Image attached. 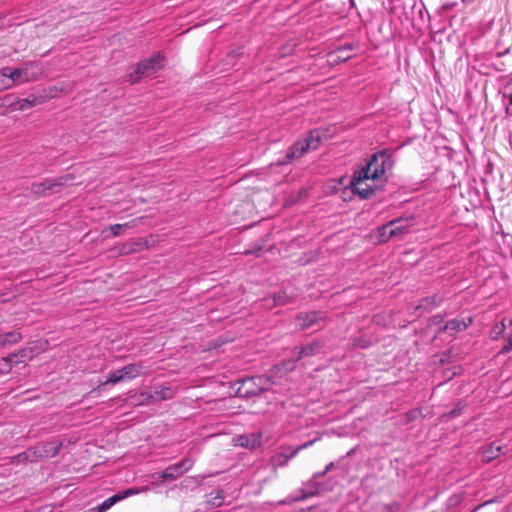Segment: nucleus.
<instances>
[{"instance_id":"f257e3e1","label":"nucleus","mask_w":512,"mask_h":512,"mask_svg":"<svg viewBox=\"0 0 512 512\" xmlns=\"http://www.w3.org/2000/svg\"><path fill=\"white\" fill-rule=\"evenodd\" d=\"M393 167L391 154L382 150L371 155L367 163L354 171V195L369 199L387 181L386 173Z\"/></svg>"},{"instance_id":"f03ea898","label":"nucleus","mask_w":512,"mask_h":512,"mask_svg":"<svg viewBox=\"0 0 512 512\" xmlns=\"http://www.w3.org/2000/svg\"><path fill=\"white\" fill-rule=\"evenodd\" d=\"M351 455L352 449L347 451L346 455L339 458L336 462H330L323 471L314 473L310 480L303 483L300 489L301 495L292 497L291 501L304 500L327 490L328 487L324 483L319 482L318 479L325 476L328 472H334V476L339 478L337 482L345 481L350 483L352 480L350 476Z\"/></svg>"},{"instance_id":"7ed1b4c3","label":"nucleus","mask_w":512,"mask_h":512,"mask_svg":"<svg viewBox=\"0 0 512 512\" xmlns=\"http://www.w3.org/2000/svg\"><path fill=\"white\" fill-rule=\"evenodd\" d=\"M330 137L331 134L328 129L317 128L311 130L305 138L291 145L287 153L277 159L276 165L284 166L290 164L293 160L304 156L308 151L319 148V146Z\"/></svg>"},{"instance_id":"20e7f679","label":"nucleus","mask_w":512,"mask_h":512,"mask_svg":"<svg viewBox=\"0 0 512 512\" xmlns=\"http://www.w3.org/2000/svg\"><path fill=\"white\" fill-rule=\"evenodd\" d=\"M236 395L240 398H251L272 389L273 382L265 376H252L237 382Z\"/></svg>"},{"instance_id":"39448f33","label":"nucleus","mask_w":512,"mask_h":512,"mask_svg":"<svg viewBox=\"0 0 512 512\" xmlns=\"http://www.w3.org/2000/svg\"><path fill=\"white\" fill-rule=\"evenodd\" d=\"M62 447V442L57 439H53L47 442H41L37 445L30 447L25 452L19 454L17 457L21 460H27L30 462H37L42 458H53L55 457Z\"/></svg>"},{"instance_id":"423d86ee","label":"nucleus","mask_w":512,"mask_h":512,"mask_svg":"<svg viewBox=\"0 0 512 512\" xmlns=\"http://www.w3.org/2000/svg\"><path fill=\"white\" fill-rule=\"evenodd\" d=\"M5 71L8 73L11 88L35 81L40 73L38 64L35 62H25L18 67H5Z\"/></svg>"},{"instance_id":"0eeeda50","label":"nucleus","mask_w":512,"mask_h":512,"mask_svg":"<svg viewBox=\"0 0 512 512\" xmlns=\"http://www.w3.org/2000/svg\"><path fill=\"white\" fill-rule=\"evenodd\" d=\"M74 176L72 174H65L55 179H45L43 182L33 183L31 191L39 196H49L59 193L61 188L73 184Z\"/></svg>"},{"instance_id":"6e6552de","label":"nucleus","mask_w":512,"mask_h":512,"mask_svg":"<svg viewBox=\"0 0 512 512\" xmlns=\"http://www.w3.org/2000/svg\"><path fill=\"white\" fill-rule=\"evenodd\" d=\"M165 59L162 55L157 54L147 60L140 62L133 73H131L130 81L132 83L138 82L141 77H151L157 71L164 67Z\"/></svg>"},{"instance_id":"1a4fd4ad","label":"nucleus","mask_w":512,"mask_h":512,"mask_svg":"<svg viewBox=\"0 0 512 512\" xmlns=\"http://www.w3.org/2000/svg\"><path fill=\"white\" fill-rule=\"evenodd\" d=\"M195 461L190 457H185L181 461L172 464L165 468L163 471L156 473L153 477H157L161 481L176 480L184 473L192 469Z\"/></svg>"},{"instance_id":"9d476101","label":"nucleus","mask_w":512,"mask_h":512,"mask_svg":"<svg viewBox=\"0 0 512 512\" xmlns=\"http://www.w3.org/2000/svg\"><path fill=\"white\" fill-rule=\"evenodd\" d=\"M324 321L325 313L321 311H310L297 317V325L303 330L309 328L320 329L324 325Z\"/></svg>"},{"instance_id":"9b49d317","label":"nucleus","mask_w":512,"mask_h":512,"mask_svg":"<svg viewBox=\"0 0 512 512\" xmlns=\"http://www.w3.org/2000/svg\"><path fill=\"white\" fill-rule=\"evenodd\" d=\"M234 445L254 450L262 446L263 434L260 431L238 435L233 439Z\"/></svg>"},{"instance_id":"f8f14e48","label":"nucleus","mask_w":512,"mask_h":512,"mask_svg":"<svg viewBox=\"0 0 512 512\" xmlns=\"http://www.w3.org/2000/svg\"><path fill=\"white\" fill-rule=\"evenodd\" d=\"M315 441H316V439L307 441V442L291 449V451L289 453L280 452V453L275 454L271 458L272 466L275 468L286 466L290 459L294 458L301 450L312 446Z\"/></svg>"},{"instance_id":"ddd939ff","label":"nucleus","mask_w":512,"mask_h":512,"mask_svg":"<svg viewBox=\"0 0 512 512\" xmlns=\"http://www.w3.org/2000/svg\"><path fill=\"white\" fill-rule=\"evenodd\" d=\"M227 498V492L224 489L218 487L212 490L210 493L205 494L204 508L206 510H213L225 504H229L230 502L227 501Z\"/></svg>"},{"instance_id":"4468645a","label":"nucleus","mask_w":512,"mask_h":512,"mask_svg":"<svg viewBox=\"0 0 512 512\" xmlns=\"http://www.w3.org/2000/svg\"><path fill=\"white\" fill-rule=\"evenodd\" d=\"M335 184L333 188L336 193H340V197L344 202L352 200V176H343L337 181L333 180Z\"/></svg>"},{"instance_id":"2eb2a0df","label":"nucleus","mask_w":512,"mask_h":512,"mask_svg":"<svg viewBox=\"0 0 512 512\" xmlns=\"http://www.w3.org/2000/svg\"><path fill=\"white\" fill-rule=\"evenodd\" d=\"M502 454H506V446H503L498 442H492L482 447V459L486 463L493 461Z\"/></svg>"},{"instance_id":"dca6fc26","label":"nucleus","mask_w":512,"mask_h":512,"mask_svg":"<svg viewBox=\"0 0 512 512\" xmlns=\"http://www.w3.org/2000/svg\"><path fill=\"white\" fill-rule=\"evenodd\" d=\"M472 322H473V320L471 317H468L466 319L465 318H462V319L454 318V319H451L446 322L443 330L448 332L449 335H454L458 332H462V331L466 330L472 324Z\"/></svg>"},{"instance_id":"f3484780","label":"nucleus","mask_w":512,"mask_h":512,"mask_svg":"<svg viewBox=\"0 0 512 512\" xmlns=\"http://www.w3.org/2000/svg\"><path fill=\"white\" fill-rule=\"evenodd\" d=\"M44 101L42 96L29 95L27 98L13 100V111H25Z\"/></svg>"},{"instance_id":"a211bd4d","label":"nucleus","mask_w":512,"mask_h":512,"mask_svg":"<svg viewBox=\"0 0 512 512\" xmlns=\"http://www.w3.org/2000/svg\"><path fill=\"white\" fill-rule=\"evenodd\" d=\"M442 301H443V297L439 294L427 296V297L422 298L419 301V303L415 309H416V311H420V313L429 312L433 308L438 307Z\"/></svg>"},{"instance_id":"6ab92c4d","label":"nucleus","mask_w":512,"mask_h":512,"mask_svg":"<svg viewBox=\"0 0 512 512\" xmlns=\"http://www.w3.org/2000/svg\"><path fill=\"white\" fill-rule=\"evenodd\" d=\"M124 381L133 380L144 373V367L141 363H130L120 368Z\"/></svg>"},{"instance_id":"aec40b11","label":"nucleus","mask_w":512,"mask_h":512,"mask_svg":"<svg viewBox=\"0 0 512 512\" xmlns=\"http://www.w3.org/2000/svg\"><path fill=\"white\" fill-rule=\"evenodd\" d=\"M403 221H407V219L403 218V217H397V218L390 220L386 224L378 227L377 232H378L379 241L386 242L389 239L393 238L394 236H389L388 232L392 229L393 225L400 224Z\"/></svg>"},{"instance_id":"412c9836","label":"nucleus","mask_w":512,"mask_h":512,"mask_svg":"<svg viewBox=\"0 0 512 512\" xmlns=\"http://www.w3.org/2000/svg\"><path fill=\"white\" fill-rule=\"evenodd\" d=\"M174 390L170 386H156L154 387L153 394L151 395V398L154 401H163V400H169L174 397Z\"/></svg>"},{"instance_id":"4be33fe9","label":"nucleus","mask_w":512,"mask_h":512,"mask_svg":"<svg viewBox=\"0 0 512 512\" xmlns=\"http://www.w3.org/2000/svg\"><path fill=\"white\" fill-rule=\"evenodd\" d=\"M402 217L404 218V216H402ZM405 218L407 219V221H403L400 224H395L392 226V229L388 232L389 236L397 237V236H401L408 232L409 227L414 222V216L413 215L405 216Z\"/></svg>"},{"instance_id":"5701e85b","label":"nucleus","mask_w":512,"mask_h":512,"mask_svg":"<svg viewBox=\"0 0 512 512\" xmlns=\"http://www.w3.org/2000/svg\"><path fill=\"white\" fill-rule=\"evenodd\" d=\"M323 350V344L319 341H314L310 344L302 346L299 352L298 359L313 355H318Z\"/></svg>"},{"instance_id":"b1692460","label":"nucleus","mask_w":512,"mask_h":512,"mask_svg":"<svg viewBox=\"0 0 512 512\" xmlns=\"http://www.w3.org/2000/svg\"><path fill=\"white\" fill-rule=\"evenodd\" d=\"M507 326H512V319L503 318L500 322L494 324L490 331V338L498 340L504 334Z\"/></svg>"},{"instance_id":"393cba45","label":"nucleus","mask_w":512,"mask_h":512,"mask_svg":"<svg viewBox=\"0 0 512 512\" xmlns=\"http://www.w3.org/2000/svg\"><path fill=\"white\" fill-rule=\"evenodd\" d=\"M22 339V336L19 332L11 331L4 334H0V348L6 347L8 345H13L18 343Z\"/></svg>"},{"instance_id":"a878e982","label":"nucleus","mask_w":512,"mask_h":512,"mask_svg":"<svg viewBox=\"0 0 512 512\" xmlns=\"http://www.w3.org/2000/svg\"><path fill=\"white\" fill-rule=\"evenodd\" d=\"M123 376L121 375V372H120V369H117L115 371H112L109 376L107 377V379L104 381V382H101L98 387H97V390L98 389H101L102 387L108 385V384H117V383H120V382H123ZM96 392V389H93L90 393H94Z\"/></svg>"},{"instance_id":"bb28decb","label":"nucleus","mask_w":512,"mask_h":512,"mask_svg":"<svg viewBox=\"0 0 512 512\" xmlns=\"http://www.w3.org/2000/svg\"><path fill=\"white\" fill-rule=\"evenodd\" d=\"M121 501V497L118 494H114L111 497L105 499L98 507L100 512L108 511L112 506Z\"/></svg>"},{"instance_id":"cd10ccee","label":"nucleus","mask_w":512,"mask_h":512,"mask_svg":"<svg viewBox=\"0 0 512 512\" xmlns=\"http://www.w3.org/2000/svg\"><path fill=\"white\" fill-rule=\"evenodd\" d=\"M8 73L5 71V67L0 69V92L11 88L9 82Z\"/></svg>"},{"instance_id":"c85d7f7f","label":"nucleus","mask_w":512,"mask_h":512,"mask_svg":"<svg viewBox=\"0 0 512 512\" xmlns=\"http://www.w3.org/2000/svg\"><path fill=\"white\" fill-rule=\"evenodd\" d=\"M140 491L141 490H139L138 488H128L126 490L117 492V494L119 497H121V500H124L130 496L137 495L138 493H140Z\"/></svg>"},{"instance_id":"c756f323","label":"nucleus","mask_w":512,"mask_h":512,"mask_svg":"<svg viewBox=\"0 0 512 512\" xmlns=\"http://www.w3.org/2000/svg\"><path fill=\"white\" fill-rule=\"evenodd\" d=\"M13 100L14 97L12 95L0 97V107H8L13 111Z\"/></svg>"},{"instance_id":"7c9ffc66","label":"nucleus","mask_w":512,"mask_h":512,"mask_svg":"<svg viewBox=\"0 0 512 512\" xmlns=\"http://www.w3.org/2000/svg\"><path fill=\"white\" fill-rule=\"evenodd\" d=\"M124 227L130 228L131 225H130V223L114 224V225L109 226V230L111 231L113 236H118V235H120V233Z\"/></svg>"},{"instance_id":"2f4dec72","label":"nucleus","mask_w":512,"mask_h":512,"mask_svg":"<svg viewBox=\"0 0 512 512\" xmlns=\"http://www.w3.org/2000/svg\"><path fill=\"white\" fill-rule=\"evenodd\" d=\"M288 302H289L288 301V297L285 294V292H278V293H276L274 295V303H275V305H285Z\"/></svg>"},{"instance_id":"473e14b6","label":"nucleus","mask_w":512,"mask_h":512,"mask_svg":"<svg viewBox=\"0 0 512 512\" xmlns=\"http://www.w3.org/2000/svg\"><path fill=\"white\" fill-rule=\"evenodd\" d=\"M420 414H421V411L418 409L411 410L406 414V421L407 422L414 421L415 419H417L420 416Z\"/></svg>"},{"instance_id":"72a5a7b5","label":"nucleus","mask_w":512,"mask_h":512,"mask_svg":"<svg viewBox=\"0 0 512 512\" xmlns=\"http://www.w3.org/2000/svg\"><path fill=\"white\" fill-rule=\"evenodd\" d=\"M196 478L192 477V478H186L184 479L182 482H181V486L183 487H188L189 483L192 481V480H195Z\"/></svg>"},{"instance_id":"f704fd0d","label":"nucleus","mask_w":512,"mask_h":512,"mask_svg":"<svg viewBox=\"0 0 512 512\" xmlns=\"http://www.w3.org/2000/svg\"><path fill=\"white\" fill-rule=\"evenodd\" d=\"M510 110H512V106L509 104L506 108L507 113H509Z\"/></svg>"},{"instance_id":"c9c22d12","label":"nucleus","mask_w":512,"mask_h":512,"mask_svg":"<svg viewBox=\"0 0 512 512\" xmlns=\"http://www.w3.org/2000/svg\"><path fill=\"white\" fill-rule=\"evenodd\" d=\"M492 501H486L483 505H486V504H489L491 503Z\"/></svg>"},{"instance_id":"e433bc0d","label":"nucleus","mask_w":512,"mask_h":512,"mask_svg":"<svg viewBox=\"0 0 512 512\" xmlns=\"http://www.w3.org/2000/svg\"><path fill=\"white\" fill-rule=\"evenodd\" d=\"M349 2H350V7H352V0H349Z\"/></svg>"},{"instance_id":"4c0bfd02","label":"nucleus","mask_w":512,"mask_h":512,"mask_svg":"<svg viewBox=\"0 0 512 512\" xmlns=\"http://www.w3.org/2000/svg\"><path fill=\"white\" fill-rule=\"evenodd\" d=\"M506 512H508V511H506Z\"/></svg>"}]
</instances>
